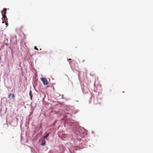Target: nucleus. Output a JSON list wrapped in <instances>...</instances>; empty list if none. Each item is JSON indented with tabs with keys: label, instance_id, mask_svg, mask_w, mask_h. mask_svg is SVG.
Masks as SVG:
<instances>
[{
	"label": "nucleus",
	"instance_id": "obj_2",
	"mask_svg": "<svg viewBox=\"0 0 153 153\" xmlns=\"http://www.w3.org/2000/svg\"><path fill=\"white\" fill-rule=\"evenodd\" d=\"M3 16V19L4 20V22L6 24V25H7L8 24L7 23V19L6 17V16L5 15H2Z\"/></svg>",
	"mask_w": 153,
	"mask_h": 153
},
{
	"label": "nucleus",
	"instance_id": "obj_1",
	"mask_svg": "<svg viewBox=\"0 0 153 153\" xmlns=\"http://www.w3.org/2000/svg\"><path fill=\"white\" fill-rule=\"evenodd\" d=\"M42 82L43 84L45 85H48V80H47L46 78H42Z\"/></svg>",
	"mask_w": 153,
	"mask_h": 153
},
{
	"label": "nucleus",
	"instance_id": "obj_4",
	"mask_svg": "<svg viewBox=\"0 0 153 153\" xmlns=\"http://www.w3.org/2000/svg\"><path fill=\"white\" fill-rule=\"evenodd\" d=\"M29 95L30 97V99L32 100V97H33V94H32V92L31 91H30L29 92Z\"/></svg>",
	"mask_w": 153,
	"mask_h": 153
},
{
	"label": "nucleus",
	"instance_id": "obj_3",
	"mask_svg": "<svg viewBox=\"0 0 153 153\" xmlns=\"http://www.w3.org/2000/svg\"><path fill=\"white\" fill-rule=\"evenodd\" d=\"M7 9L4 8L3 11H1V13L2 15H6V13Z\"/></svg>",
	"mask_w": 153,
	"mask_h": 153
},
{
	"label": "nucleus",
	"instance_id": "obj_7",
	"mask_svg": "<svg viewBox=\"0 0 153 153\" xmlns=\"http://www.w3.org/2000/svg\"><path fill=\"white\" fill-rule=\"evenodd\" d=\"M12 97L13 99H14V98H15V96H14V94H12Z\"/></svg>",
	"mask_w": 153,
	"mask_h": 153
},
{
	"label": "nucleus",
	"instance_id": "obj_9",
	"mask_svg": "<svg viewBox=\"0 0 153 153\" xmlns=\"http://www.w3.org/2000/svg\"><path fill=\"white\" fill-rule=\"evenodd\" d=\"M34 48L37 51H38V49L37 48V47L36 46H35Z\"/></svg>",
	"mask_w": 153,
	"mask_h": 153
},
{
	"label": "nucleus",
	"instance_id": "obj_11",
	"mask_svg": "<svg viewBox=\"0 0 153 153\" xmlns=\"http://www.w3.org/2000/svg\"><path fill=\"white\" fill-rule=\"evenodd\" d=\"M85 61V60H84L83 61V62H84V61Z\"/></svg>",
	"mask_w": 153,
	"mask_h": 153
},
{
	"label": "nucleus",
	"instance_id": "obj_5",
	"mask_svg": "<svg viewBox=\"0 0 153 153\" xmlns=\"http://www.w3.org/2000/svg\"><path fill=\"white\" fill-rule=\"evenodd\" d=\"M49 133L47 134L44 137V138L45 139H46L49 136Z\"/></svg>",
	"mask_w": 153,
	"mask_h": 153
},
{
	"label": "nucleus",
	"instance_id": "obj_6",
	"mask_svg": "<svg viewBox=\"0 0 153 153\" xmlns=\"http://www.w3.org/2000/svg\"><path fill=\"white\" fill-rule=\"evenodd\" d=\"M45 143H46V141H45V140H44V141L41 143V145L43 146H45Z\"/></svg>",
	"mask_w": 153,
	"mask_h": 153
},
{
	"label": "nucleus",
	"instance_id": "obj_8",
	"mask_svg": "<svg viewBox=\"0 0 153 153\" xmlns=\"http://www.w3.org/2000/svg\"><path fill=\"white\" fill-rule=\"evenodd\" d=\"M11 95H12V94H11V93L10 94L8 95V98H10V97L12 96Z\"/></svg>",
	"mask_w": 153,
	"mask_h": 153
},
{
	"label": "nucleus",
	"instance_id": "obj_10",
	"mask_svg": "<svg viewBox=\"0 0 153 153\" xmlns=\"http://www.w3.org/2000/svg\"><path fill=\"white\" fill-rule=\"evenodd\" d=\"M68 60H71V59H68Z\"/></svg>",
	"mask_w": 153,
	"mask_h": 153
}]
</instances>
